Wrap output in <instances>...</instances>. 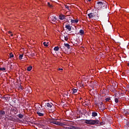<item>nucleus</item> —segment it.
Instances as JSON below:
<instances>
[{"label": "nucleus", "instance_id": "obj_16", "mask_svg": "<svg viewBox=\"0 0 129 129\" xmlns=\"http://www.w3.org/2000/svg\"><path fill=\"white\" fill-rule=\"evenodd\" d=\"M37 114H38V115H39V116H44L45 113L37 112Z\"/></svg>", "mask_w": 129, "mask_h": 129}, {"label": "nucleus", "instance_id": "obj_18", "mask_svg": "<svg viewBox=\"0 0 129 129\" xmlns=\"http://www.w3.org/2000/svg\"><path fill=\"white\" fill-rule=\"evenodd\" d=\"M0 71L7 72V69H6V68H0Z\"/></svg>", "mask_w": 129, "mask_h": 129}, {"label": "nucleus", "instance_id": "obj_37", "mask_svg": "<svg viewBox=\"0 0 129 129\" xmlns=\"http://www.w3.org/2000/svg\"><path fill=\"white\" fill-rule=\"evenodd\" d=\"M9 34H12V32L11 31H9Z\"/></svg>", "mask_w": 129, "mask_h": 129}, {"label": "nucleus", "instance_id": "obj_11", "mask_svg": "<svg viewBox=\"0 0 129 129\" xmlns=\"http://www.w3.org/2000/svg\"><path fill=\"white\" fill-rule=\"evenodd\" d=\"M6 115V112H5L4 110H0V115L1 116H4V115Z\"/></svg>", "mask_w": 129, "mask_h": 129}, {"label": "nucleus", "instance_id": "obj_35", "mask_svg": "<svg viewBox=\"0 0 129 129\" xmlns=\"http://www.w3.org/2000/svg\"><path fill=\"white\" fill-rule=\"evenodd\" d=\"M19 89H21V90H23V88H22V86L20 85V87H19Z\"/></svg>", "mask_w": 129, "mask_h": 129}, {"label": "nucleus", "instance_id": "obj_6", "mask_svg": "<svg viewBox=\"0 0 129 129\" xmlns=\"http://www.w3.org/2000/svg\"><path fill=\"white\" fill-rule=\"evenodd\" d=\"M53 106V105L52 103H47L45 104V106H47L48 108H51V107H52Z\"/></svg>", "mask_w": 129, "mask_h": 129}, {"label": "nucleus", "instance_id": "obj_3", "mask_svg": "<svg viewBox=\"0 0 129 129\" xmlns=\"http://www.w3.org/2000/svg\"><path fill=\"white\" fill-rule=\"evenodd\" d=\"M57 119L52 118L50 120V123H53V124H56L57 125H60V126H63L65 124L63 123H61L60 121H57Z\"/></svg>", "mask_w": 129, "mask_h": 129}, {"label": "nucleus", "instance_id": "obj_1", "mask_svg": "<svg viewBox=\"0 0 129 129\" xmlns=\"http://www.w3.org/2000/svg\"><path fill=\"white\" fill-rule=\"evenodd\" d=\"M85 123H86L87 124H91L92 125L98 124V123H99V121L98 120L85 119Z\"/></svg>", "mask_w": 129, "mask_h": 129}, {"label": "nucleus", "instance_id": "obj_2", "mask_svg": "<svg viewBox=\"0 0 129 129\" xmlns=\"http://www.w3.org/2000/svg\"><path fill=\"white\" fill-rule=\"evenodd\" d=\"M97 4L98 5V8H107V2L102 0L101 1H98L97 2Z\"/></svg>", "mask_w": 129, "mask_h": 129}, {"label": "nucleus", "instance_id": "obj_33", "mask_svg": "<svg viewBox=\"0 0 129 129\" xmlns=\"http://www.w3.org/2000/svg\"><path fill=\"white\" fill-rule=\"evenodd\" d=\"M48 6L49 7V8H52V5L50 4V3H47Z\"/></svg>", "mask_w": 129, "mask_h": 129}, {"label": "nucleus", "instance_id": "obj_10", "mask_svg": "<svg viewBox=\"0 0 129 129\" xmlns=\"http://www.w3.org/2000/svg\"><path fill=\"white\" fill-rule=\"evenodd\" d=\"M110 91H111V92H113V93H115L116 92V90H115V89L114 88V87L113 86H112L111 87Z\"/></svg>", "mask_w": 129, "mask_h": 129}, {"label": "nucleus", "instance_id": "obj_24", "mask_svg": "<svg viewBox=\"0 0 129 129\" xmlns=\"http://www.w3.org/2000/svg\"><path fill=\"white\" fill-rule=\"evenodd\" d=\"M37 112H40V113H45V111L43 109H41L39 111H37Z\"/></svg>", "mask_w": 129, "mask_h": 129}, {"label": "nucleus", "instance_id": "obj_38", "mask_svg": "<svg viewBox=\"0 0 129 129\" xmlns=\"http://www.w3.org/2000/svg\"><path fill=\"white\" fill-rule=\"evenodd\" d=\"M88 2H91V0H88Z\"/></svg>", "mask_w": 129, "mask_h": 129}, {"label": "nucleus", "instance_id": "obj_25", "mask_svg": "<svg viewBox=\"0 0 129 129\" xmlns=\"http://www.w3.org/2000/svg\"><path fill=\"white\" fill-rule=\"evenodd\" d=\"M23 56H24V54H20L19 55V59H20V60H22L23 59Z\"/></svg>", "mask_w": 129, "mask_h": 129}, {"label": "nucleus", "instance_id": "obj_36", "mask_svg": "<svg viewBox=\"0 0 129 129\" xmlns=\"http://www.w3.org/2000/svg\"><path fill=\"white\" fill-rule=\"evenodd\" d=\"M126 125H127V126L129 127V121H128V122H127Z\"/></svg>", "mask_w": 129, "mask_h": 129}, {"label": "nucleus", "instance_id": "obj_4", "mask_svg": "<svg viewBox=\"0 0 129 129\" xmlns=\"http://www.w3.org/2000/svg\"><path fill=\"white\" fill-rule=\"evenodd\" d=\"M49 21L50 23H55L56 21H57V18H56V16H51L50 17L48 18Z\"/></svg>", "mask_w": 129, "mask_h": 129}, {"label": "nucleus", "instance_id": "obj_39", "mask_svg": "<svg viewBox=\"0 0 129 129\" xmlns=\"http://www.w3.org/2000/svg\"><path fill=\"white\" fill-rule=\"evenodd\" d=\"M11 36L12 37H13V34H11Z\"/></svg>", "mask_w": 129, "mask_h": 129}, {"label": "nucleus", "instance_id": "obj_15", "mask_svg": "<svg viewBox=\"0 0 129 129\" xmlns=\"http://www.w3.org/2000/svg\"><path fill=\"white\" fill-rule=\"evenodd\" d=\"M79 33L81 34V36H83V35H84V30L81 29Z\"/></svg>", "mask_w": 129, "mask_h": 129}, {"label": "nucleus", "instance_id": "obj_26", "mask_svg": "<svg viewBox=\"0 0 129 129\" xmlns=\"http://www.w3.org/2000/svg\"><path fill=\"white\" fill-rule=\"evenodd\" d=\"M3 99H4V100H9V97L8 96H6V97H4Z\"/></svg>", "mask_w": 129, "mask_h": 129}, {"label": "nucleus", "instance_id": "obj_7", "mask_svg": "<svg viewBox=\"0 0 129 129\" xmlns=\"http://www.w3.org/2000/svg\"><path fill=\"white\" fill-rule=\"evenodd\" d=\"M5 114L6 113V114H9V113H10V109L8 108H5L3 109Z\"/></svg>", "mask_w": 129, "mask_h": 129}, {"label": "nucleus", "instance_id": "obj_22", "mask_svg": "<svg viewBox=\"0 0 129 129\" xmlns=\"http://www.w3.org/2000/svg\"><path fill=\"white\" fill-rule=\"evenodd\" d=\"M54 51H58V50H59V47H58V46H55V47L54 48Z\"/></svg>", "mask_w": 129, "mask_h": 129}, {"label": "nucleus", "instance_id": "obj_13", "mask_svg": "<svg viewBox=\"0 0 129 129\" xmlns=\"http://www.w3.org/2000/svg\"><path fill=\"white\" fill-rule=\"evenodd\" d=\"M12 110L14 112L15 114L18 113V109H17V108H12Z\"/></svg>", "mask_w": 129, "mask_h": 129}, {"label": "nucleus", "instance_id": "obj_14", "mask_svg": "<svg viewBox=\"0 0 129 129\" xmlns=\"http://www.w3.org/2000/svg\"><path fill=\"white\" fill-rule=\"evenodd\" d=\"M78 20H73V19H71V23H72L73 24H76L77 23H78Z\"/></svg>", "mask_w": 129, "mask_h": 129}, {"label": "nucleus", "instance_id": "obj_20", "mask_svg": "<svg viewBox=\"0 0 129 129\" xmlns=\"http://www.w3.org/2000/svg\"><path fill=\"white\" fill-rule=\"evenodd\" d=\"M72 91H73V93H76V92H77V89H72Z\"/></svg>", "mask_w": 129, "mask_h": 129}, {"label": "nucleus", "instance_id": "obj_29", "mask_svg": "<svg viewBox=\"0 0 129 129\" xmlns=\"http://www.w3.org/2000/svg\"><path fill=\"white\" fill-rule=\"evenodd\" d=\"M64 7H65L66 9H67L68 10V11H70V9H69V6H68L67 5H64Z\"/></svg>", "mask_w": 129, "mask_h": 129}, {"label": "nucleus", "instance_id": "obj_23", "mask_svg": "<svg viewBox=\"0 0 129 129\" xmlns=\"http://www.w3.org/2000/svg\"><path fill=\"white\" fill-rule=\"evenodd\" d=\"M32 68H33V67L32 66H30L27 68V71H31V70H32Z\"/></svg>", "mask_w": 129, "mask_h": 129}, {"label": "nucleus", "instance_id": "obj_30", "mask_svg": "<svg viewBox=\"0 0 129 129\" xmlns=\"http://www.w3.org/2000/svg\"><path fill=\"white\" fill-rule=\"evenodd\" d=\"M105 100L106 101L109 102V101L110 100V98H106Z\"/></svg>", "mask_w": 129, "mask_h": 129}, {"label": "nucleus", "instance_id": "obj_17", "mask_svg": "<svg viewBox=\"0 0 129 129\" xmlns=\"http://www.w3.org/2000/svg\"><path fill=\"white\" fill-rule=\"evenodd\" d=\"M64 46L67 48V49H70V45L68 43H64Z\"/></svg>", "mask_w": 129, "mask_h": 129}, {"label": "nucleus", "instance_id": "obj_12", "mask_svg": "<svg viewBox=\"0 0 129 129\" xmlns=\"http://www.w3.org/2000/svg\"><path fill=\"white\" fill-rule=\"evenodd\" d=\"M98 114L97 113V112H93L92 113V116L93 117H96V116H97Z\"/></svg>", "mask_w": 129, "mask_h": 129}, {"label": "nucleus", "instance_id": "obj_28", "mask_svg": "<svg viewBox=\"0 0 129 129\" xmlns=\"http://www.w3.org/2000/svg\"><path fill=\"white\" fill-rule=\"evenodd\" d=\"M115 103H118V99L117 98H115Z\"/></svg>", "mask_w": 129, "mask_h": 129}, {"label": "nucleus", "instance_id": "obj_8", "mask_svg": "<svg viewBox=\"0 0 129 129\" xmlns=\"http://www.w3.org/2000/svg\"><path fill=\"white\" fill-rule=\"evenodd\" d=\"M65 15H62V14H60L59 16V20H61V21L63 20H65Z\"/></svg>", "mask_w": 129, "mask_h": 129}, {"label": "nucleus", "instance_id": "obj_9", "mask_svg": "<svg viewBox=\"0 0 129 129\" xmlns=\"http://www.w3.org/2000/svg\"><path fill=\"white\" fill-rule=\"evenodd\" d=\"M72 27V26H70L69 25H66L65 26L66 29H67V30H68V31H69V32H70L71 31Z\"/></svg>", "mask_w": 129, "mask_h": 129}, {"label": "nucleus", "instance_id": "obj_27", "mask_svg": "<svg viewBox=\"0 0 129 129\" xmlns=\"http://www.w3.org/2000/svg\"><path fill=\"white\" fill-rule=\"evenodd\" d=\"M42 109H41V107H38V108L36 109V112L37 111H40Z\"/></svg>", "mask_w": 129, "mask_h": 129}, {"label": "nucleus", "instance_id": "obj_32", "mask_svg": "<svg viewBox=\"0 0 129 129\" xmlns=\"http://www.w3.org/2000/svg\"><path fill=\"white\" fill-rule=\"evenodd\" d=\"M64 40L65 41H68V36H64Z\"/></svg>", "mask_w": 129, "mask_h": 129}, {"label": "nucleus", "instance_id": "obj_5", "mask_svg": "<svg viewBox=\"0 0 129 129\" xmlns=\"http://www.w3.org/2000/svg\"><path fill=\"white\" fill-rule=\"evenodd\" d=\"M96 16V13L93 12L89 14H88V17H89V19H92L93 18H94Z\"/></svg>", "mask_w": 129, "mask_h": 129}, {"label": "nucleus", "instance_id": "obj_34", "mask_svg": "<svg viewBox=\"0 0 129 129\" xmlns=\"http://www.w3.org/2000/svg\"><path fill=\"white\" fill-rule=\"evenodd\" d=\"M58 71H63V69H60V68H59V69H58Z\"/></svg>", "mask_w": 129, "mask_h": 129}, {"label": "nucleus", "instance_id": "obj_40", "mask_svg": "<svg viewBox=\"0 0 129 129\" xmlns=\"http://www.w3.org/2000/svg\"><path fill=\"white\" fill-rule=\"evenodd\" d=\"M68 94H69V93L67 94V95H66L67 96H68Z\"/></svg>", "mask_w": 129, "mask_h": 129}, {"label": "nucleus", "instance_id": "obj_31", "mask_svg": "<svg viewBox=\"0 0 129 129\" xmlns=\"http://www.w3.org/2000/svg\"><path fill=\"white\" fill-rule=\"evenodd\" d=\"M10 58H14V55L13 53H10Z\"/></svg>", "mask_w": 129, "mask_h": 129}, {"label": "nucleus", "instance_id": "obj_19", "mask_svg": "<svg viewBox=\"0 0 129 129\" xmlns=\"http://www.w3.org/2000/svg\"><path fill=\"white\" fill-rule=\"evenodd\" d=\"M49 44V42H47V43H46V42H43V45H44V46H45V47H48V44Z\"/></svg>", "mask_w": 129, "mask_h": 129}, {"label": "nucleus", "instance_id": "obj_21", "mask_svg": "<svg viewBox=\"0 0 129 129\" xmlns=\"http://www.w3.org/2000/svg\"><path fill=\"white\" fill-rule=\"evenodd\" d=\"M18 117H19L20 118H23V117H24V115L19 114H18Z\"/></svg>", "mask_w": 129, "mask_h": 129}]
</instances>
